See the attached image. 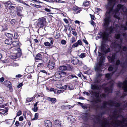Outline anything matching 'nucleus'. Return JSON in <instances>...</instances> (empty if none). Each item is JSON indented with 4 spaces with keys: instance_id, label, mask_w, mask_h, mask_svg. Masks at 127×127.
<instances>
[{
    "instance_id": "45",
    "label": "nucleus",
    "mask_w": 127,
    "mask_h": 127,
    "mask_svg": "<svg viewBox=\"0 0 127 127\" xmlns=\"http://www.w3.org/2000/svg\"><path fill=\"white\" fill-rule=\"evenodd\" d=\"M4 78L3 77H2L0 78V82H3L4 80Z\"/></svg>"
},
{
    "instance_id": "29",
    "label": "nucleus",
    "mask_w": 127,
    "mask_h": 127,
    "mask_svg": "<svg viewBox=\"0 0 127 127\" xmlns=\"http://www.w3.org/2000/svg\"><path fill=\"white\" fill-rule=\"evenodd\" d=\"M49 39L50 40L51 44H53L54 42L53 39L52 38H50Z\"/></svg>"
},
{
    "instance_id": "19",
    "label": "nucleus",
    "mask_w": 127,
    "mask_h": 127,
    "mask_svg": "<svg viewBox=\"0 0 127 127\" xmlns=\"http://www.w3.org/2000/svg\"><path fill=\"white\" fill-rule=\"evenodd\" d=\"M108 34L106 33V32H104L102 34L103 38L104 39H107Z\"/></svg>"
},
{
    "instance_id": "49",
    "label": "nucleus",
    "mask_w": 127,
    "mask_h": 127,
    "mask_svg": "<svg viewBox=\"0 0 127 127\" xmlns=\"http://www.w3.org/2000/svg\"><path fill=\"white\" fill-rule=\"evenodd\" d=\"M90 15L91 16V18L93 20H94L95 18L94 16L91 14H90Z\"/></svg>"
},
{
    "instance_id": "1",
    "label": "nucleus",
    "mask_w": 127,
    "mask_h": 127,
    "mask_svg": "<svg viewBox=\"0 0 127 127\" xmlns=\"http://www.w3.org/2000/svg\"><path fill=\"white\" fill-rule=\"evenodd\" d=\"M19 41H15L11 44L13 47H17V49L15 50L14 51V54L11 56V58L13 59H16L20 57L21 55V51L19 48Z\"/></svg>"
},
{
    "instance_id": "2",
    "label": "nucleus",
    "mask_w": 127,
    "mask_h": 127,
    "mask_svg": "<svg viewBox=\"0 0 127 127\" xmlns=\"http://www.w3.org/2000/svg\"><path fill=\"white\" fill-rule=\"evenodd\" d=\"M112 10V9L110 10L109 12H107L106 14V16L104 19V21L103 25V26L105 27H107L109 24L110 21L109 18L108 16H109V13L111 12Z\"/></svg>"
},
{
    "instance_id": "56",
    "label": "nucleus",
    "mask_w": 127,
    "mask_h": 127,
    "mask_svg": "<svg viewBox=\"0 0 127 127\" xmlns=\"http://www.w3.org/2000/svg\"><path fill=\"white\" fill-rule=\"evenodd\" d=\"M69 109L71 108V107H73V106H71L69 105H68L66 106Z\"/></svg>"
},
{
    "instance_id": "16",
    "label": "nucleus",
    "mask_w": 127,
    "mask_h": 127,
    "mask_svg": "<svg viewBox=\"0 0 127 127\" xmlns=\"http://www.w3.org/2000/svg\"><path fill=\"white\" fill-rule=\"evenodd\" d=\"M8 110V109L7 108H6L5 110L3 109H0V113L1 114H3L7 112Z\"/></svg>"
},
{
    "instance_id": "36",
    "label": "nucleus",
    "mask_w": 127,
    "mask_h": 127,
    "mask_svg": "<svg viewBox=\"0 0 127 127\" xmlns=\"http://www.w3.org/2000/svg\"><path fill=\"white\" fill-rule=\"evenodd\" d=\"M50 91L51 92L53 91L55 93L56 92V90L53 88H52L50 89Z\"/></svg>"
},
{
    "instance_id": "35",
    "label": "nucleus",
    "mask_w": 127,
    "mask_h": 127,
    "mask_svg": "<svg viewBox=\"0 0 127 127\" xmlns=\"http://www.w3.org/2000/svg\"><path fill=\"white\" fill-rule=\"evenodd\" d=\"M38 107L37 106L34 107L33 109V110L34 112H36L37 110Z\"/></svg>"
},
{
    "instance_id": "46",
    "label": "nucleus",
    "mask_w": 127,
    "mask_h": 127,
    "mask_svg": "<svg viewBox=\"0 0 127 127\" xmlns=\"http://www.w3.org/2000/svg\"><path fill=\"white\" fill-rule=\"evenodd\" d=\"M64 21L66 24H67L68 23V22L67 19H64Z\"/></svg>"
},
{
    "instance_id": "7",
    "label": "nucleus",
    "mask_w": 127,
    "mask_h": 127,
    "mask_svg": "<svg viewBox=\"0 0 127 127\" xmlns=\"http://www.w3.org/2000/svg\"><path fill=\"white\" fill-rule=\"evenodd\" d=\"M45 124L46 127H51L52 126L51 122L49 120H46L45 121Z\"/></svg>"
},
{
    "instance_id": "60",
    "label": "nucleus",
    "mask_w": 127,
    "mask_h": 127,
    "mask_svg": "<svg viewBox=\"0 0 127 127\" xmlns=\"http://www.w3.org/2000/svg\"><path fill=\"white\" fill-rule=\"evenodd\" d=\"M71 76L72 78H73L74 77H75L77 79L78 78L77 77L75 76V75H71Z\"/></svg>"
},
{
    "instance_id": "13",
    "label": "nucleus",
    "mask_w": 127,
    "mask_h": 127,
    "mask_svg": "<svg viewBox=\"0 0 127 127\" xmlns=\"http://www.w3.org/2000/svg\"><path fill=\"white\" fill-rule=\"evenodd\" d=\"M5 36L8 38L12 39L13 35L10 33H5Z\"/></svg>"
},
{
    "instance_id": "53",
    "label": "nucleus",
    "mask_w": 127,
    "mask_h": 127,
    "mask_svg": "<svg viewBox=\"0 0 127 127\" xmlns=\"http://www.w3.org/2000/svg\"><path fill=\"white\" fill-rule=\"evenodd\" d=\"M120 37V35L119 34H118L116 36V39H118Z\"/></svg>"
},
{
    "instance_id": "23",
    "label": "nucleus",
    "mask_w": 127,
    "mask_h": 127,
    "mask_svg": "<svg viewBox=\"0 0 127 127\" xmlns=\"http://www.w3.org/2000/svg\"><path fill=\"white\" fill-rule=\"evenodd\" d=\"M4 5H8L10 4H12V3L10 1H9L7 2H4Z\"/></svg>"
},
{
    "instance_id": "59",
    "label": "nucleus",
    "mask_w": 127,
    "mask_h": 127,
    "mask_svg": "<svg viewBox=\"0 0 127 127\" xmlns=\"http://www.w3.org/2000/svg\"><path fill=\"white\" fill-rule=\"evenodd\" d=\"M43 65V64L42 63H39L37 65L38 67H39L40 66Z\"/></svg>"
},
{
    "instance_id": "30",
    "label": "nucleus",
    "mask_w": 127,
    "mask_h": 127,
    "mask_svg": "<svg viewBox=\"0 0 127 127\" xmlns=\"http://www.w3.org/2000/svg\"><path fill=\"white\" fill-rule=\"evenodd\" d=\"M64 90H59L57 91V93L59 94L63 92Z\"/></svg>"
},
{
    "instance_id": "9",
    "label": "nucleus",
    "mask_w": 127,
    "mask_h": 127,
    "mask_svg": "<svg viewBox=\"0 0 127 127\" xmlns=\"http://www.w3.org/2000/svg\"><path fill=\"white\" fill-rule=\"evenodd\" d=\"M61 124L60 122L58 120H56L54 122L55 127H61Z\"/></svg>"
},
{
    "instance_id": "5",
    "label": "nucleus",
    "mask_w": 127,
    "mask_h": 127,
    "mask_svg": "<svg viewBox=\"0 0 127 127\" xmlns=\"http://www.w3.org/2000/svg\"><path fill=\"white\" fill-rule=\"evenodd\" d=\"M123 7V10L124 12H125L126 11L127 9L126 7H123V6L121 5H118L117 6V8L115 10L114 13L115 14H116V12H118L119 9L122 7Z\"/></svg>"
},
{
    "instance_id": "47",
    "label": "nucleus",
    "mask_w": 127,
    "mask_h": 127,
    "mask_svg": "<svg viewBox=\"0 0 127 127\" xmlns=\"http://www.w3.org/2000/svg\"><path fill=\"white\" fill-rule=\"evenodd\" d=\"M15 124L16 126H18L19 125V123L18 121H16Z\"/></svg>"
},
{
    "instance_id": "20",
    "label": "nucleus",
    "mask_w": 127,
    "mask_h": 127,
    "mask_svg": "<svg viewBox=\"0 0 127 127\" xmlns=\"http://www.w3.org/2000/svg\"><path fill=\"white\" fill-rule=\"evenodd\" d=\"M83 4L85 7H87L90 4L89 2L88 1L84 2L83 3Z\"/></svg>"
},
{
    "instance_id": "22",
    "label": "nucleus",
    "mask_w": 127,
    "mask_h": 127,
    "mask_svg": "<svg viewBox=\"0 0 127 127\" xmlns=\"http://www.w3.org/2000/svg\"><path fill=\"white\" fill-rule=\"evenodd\" d=\"M78 62V60H74L72 61V63L74 65H76L77 64Z\"/></svg>"
},
{
    "instance_id": "34",
    "label": "nucleus",
    "mask_w": 127,
    "mask_h": 127,
    "mask_svg": "<svg viewBox=\"0 0 127 127\" xmlns=\"http://www.w3.org/2000/svg\"><path fill=\"white\" fill-rule=\"evenodd\" d=\"M21 114L22 112L21 111L19 110L17 113V116H19L21 115Z\"/></svg>"
},
{
    "instance_id": "41",
    "label": "nucleus",
    "mask_w": 127,
    "mask_h": 127,
    "mask_svg": "<svg viewBox=\"0 0 127 127\" xmlns=\"http://www.w3.org/2000/svg\"><path fill=\"white\" fill-rule=\"evenodd\" d=\"M113 69V67H112L111 66H109V68L108 70L109 71H110L112 70Z\"/></svg>"
},
{
    "instance_id": "27",
    "label": "nucleus",
    "mask_w": 127,
    "mask_h": 127,
    "mask_svg": "<svg viewBox=\"0 0 127 127\" xmlns=\"http://www.w3.org/2000/svg\"><path fill=\"white\" fill-rule=\"evenodd\" d=\"M85 56V54L84 53H83L79 56V57L80 58H83Z\"/></svg>"
},
{
    "instance_id": "43",
    "label": "nucleus",
    "mask_w": 127,
    "mask_h": 127,
    "mask_svg": "<svg viewBox=\"0 0 127 127\" xmlns=\"http://www.w3.org/2000/svg\"><path fill=\"white\" fill-rule=\"evenodd\" d=\"M44 10L46 12H50L51 11L50 10L47 8H45Z\"/></svg>"
},
{
    "instance_id": "63",
    "label": "nucleus",
    "mask_w": 127,
    "mask_h": 127,
    "mask_svg": "<svg viewBox=\"0 0 127 127\" xmlns=\"http://www.w3.org/2000/svg\"><path fill=\"white\" fill-rule=\"evenodd\" d=\"M34 41L35 43H37L38 42V41L36 39H34Z\"/></svg>"
},
{
    "instance_id": "55",
    "label": "nucleus",
    "mask_w": 127,
    "mask_h": 127,
    "mask_svg": "<svg viewBox=\"0 0 127 127\" xmlns=\"http://www.w3.org/2000/svg\"><path fill=\"white\" fill-rule=\"evenodd\" d=\"M67 86L66 85H65L63 86L62 87V88L63 89L65 90L67 88Z\"/></svg>"
},
{
    "instance_id": "25",
    "label": "nucleus",
    "mask_w": 127,
    "mask_h": 127,
    "mask_svg": "<svg viewBox=\"0 0 127 127\" xmlns=\"http://www.w3.org/2000/svg\"><path fill=\"white\" fill-rule=\"evenodd\" d=\"M61 75V77L64 76L66 75V73L64 72H61V73L60 74Z\"/></svg>"
},
{
    "instance_id": "15",
    "label": "nucleus",
    "mask_w": 127,
    "mask_h": 127,
    "mask_svg": "<svg viewBox=\"0 0 127 127\" xmlns=\"http://www.w3.org/2000/svg\"><path fill=\"white\" fill-rule=\"evenodd\" d=\"M123 122H124L126 123V122L125 121H124L123 122H121V121H115V125H120Z\"/></svg>"
},
{
    "instance_id": "50",
    "label": "nucleus",
    "mask_w": 127,
    "mask_h": 127,
    "mask_svg": "<svg viewBox=\"0 0 127 127\" xmlns=\"http://www.w3.org/2000/svg\"><path fill=\"white\" fill-rule=\"evenodd\" d=\"M15 0L19 2H20V3H23V1L22 0Z\"/></svg>"
},
{
    "instance_id": "37",
    "label": "nucleus",
    "mask_w": 127,
    "mask_h": 127,
    "mask_svg": "<svg viewBox=\"0 0 127 127\" xmlns=\"http://www.w3.org/2000/svg\"><path fill=\"white\" fill-rule=\"evenodd\" d=\"M74 31H72V34L74 35L75 36H76L77 35L76 32L75 31V30L74 29Z\"/></svg>"
},
{
    "instance_id": "31",
    "label": "nucleus",
    "mask_w": 127,
    "mask_h": 127,
    "mask_svg": "<svg viewBox=\"0 0 127 127\" xmlns=\"http://www.w3.org/2000/svg\"><path fill=\"white\" fill-rule=\"evenodd\" d=\"M14 8H15L14 6H12V5L10 6L9 7V8L11 10H12L14 9Z\"/></svg>"
},
{
    "instance_id": "48",
    "label": "nucleus",
    "mask_w": 127,
    "mask_h": 127,
    "mask_svg": "<svg viewBox=\"0 0 127 127\" xmlns=\"http://www.w3.org/2000/svg\"><path fill=\"white\" fill-rule=\"evenodd\" d=\"M110 76V74H106V77L107 78H109Z\"/></svg>"
},
{
    "instance_id": "44",
    "label": "nucleus",
    "mask_w": 127,
    "mask_h": 127,
    "mask_svg": "<svg viewBox=\"0 0 127 127\" xmlns=\"http://www.w3.org/2000/svg\"><path fill=\"white\" fill-rule=\"evenodd\" d=\"M3 101V98L2 97H0V103H1Z\"/></svg>"
},
{
    "instance_id": "62",
    "label": "nucleus",
    "mask_w": 127,
    "mask_h": 127,
    "mask_svg": "<svg viewBox=\"0 0 127 127\" xmlns=\"http://www.w3.org/2000/svg\"><path fill=\"white\" fill-rule=\"evenodd\" d=\"M127 48L126 47H124L123 48V50L124 51H125L126 50Z\"/></svg>"
},
{
    "instance_id": "24",
    "label": "nucleus",
    "mask_w": 127,
    "mask_h": 127,
    "mask_svg": "<svg viewBox=\"0 0 127 127\" xmlns=\"http://www.w3.org/2000/svg\"><path fill=\"white\" fill-rule=\"evenodd\" d=\"M33 98L32 97L31 98H27L26 100V102H27V101L28 102H30L33 99Z\"/></svg>"
},
{
    "instance_id": "18",
    "label": "nucleus",
    "mask_w": 127,
    "mask_h": 127,
    "mask_svg": "<svg viewBox=\"0 0 127 127\" xmlns=\"http://www.w3.org/2000/svg\"><path fill=\"white\" fill-rule=\"evenodd\" d=\"M59 69L63 71L66 70L67 69L66 66H60L59 67Z\"/></svg>"
},
{
    "instance_id": "54",
    "label": "nucleus",
    "mask_w": 127,
    "mask_h": 127,
    "mask_svg": "<svg viewBox=\"0 0 127 127\" xmlns=\"http://www.w3.org/2000/svg\"><path fill=\"white\" fill-rule=\"evenodd\" d=\"M120 63V61H119V60H117V61L116 62V64L117 65H118Z\"/></svg>"
},
{
    "instance_id": "38",
    "label": "nucleus",
    "mask_w": 127,
    "mask_h": 127,
    "mask_svg": "<svg viewBox=\"0 0 127 127\" xmlns=\"http://www.w3.org/2000/svg\"><path fill=\"white\" fill-rule=\"evenodd\" d=\"M71 42L72 43H73L76 40H75V38L74 37H73L71 39Z\"/></svg>"
},
{
    "instance_id": "14",
    "label": "nucleus",
    "mask_w": 127,
    "mask_h": 127,
    "mask_svg": "<svg viewBox=\"0 0 127 127\" xmlns=\"http://www.w3.org/2000/svg\"><path fill=\"white\" fill-rule=\"evenodd\" d=\"M41 55L38 53L37 54L35 57V59L36 60H40L41 59Z\"/></svg>"
},
{
    "instance_id": "40",
    "label": "nucleus",
    "mask_w": 127,
    "mask_h": 127,
    "mask_svg": "<svg viewBox=\"0 0 127 127\" xmlns=\"http://www.w3.org/2000/svg\"><path fill=\"white\" fill-rule=\"evenodd\" d=\"M83 41L87 45L88 44V42L87 41V40H86L85 39H83Z\"/></svg>"
},
{
    "instance_id": "64",
    "label": "nucleus",
    "mask_w": 127,
    "mask_h": 127,
    "mask_svg": "<svg viewBox=\"0 0 127 127\" xmlns=\"http://www.w3.org/2000/svg\"><path fill=\"white\" fill-rule=\"evenodd\" d=\"M66 107V106L63 105L61 107L62 108L64 109V108H65Z\"/></svg>"
},
{
    "instance_id": "61",
    "label": "nucleus",
    "mask_w": 127,
    "mask_h": 127,
    "mask_svg": "<svg viewBox=\"0 0 127 127\" xmlns=\"http://www.w3.org/2000/svg\"><path fill=\"white\" fill-rule=\"evenodd\" d=\"M21 76V75H16V77H20Z\"/></svg>"
},
{
    "instance_id": "4",
    "label": "nucleus",
    "mask_w": 127,
    "mask_h": 127,
    "mask_svg": "<svg viewBox=\"0 0 127 127\" xmlns=\"http://www.w3.org/2000/svg\"><path fill=\"white\" fill-rule=\"evenodd\" d=\"M118 85L120 87H123L125 92L127 91V81H125L123 84L121 83H118Z\"/></svg>"
},
{
    "instance_id": "33",
    "label": "nucleus",
    "mask_w": 127,
    "mask_h": 127,
    "mask_svg": "<svg viewBox=\"0 0 127 127\" xmlns=\"http://www.w3.org/2000/svg\"><path fill=\"white\" fill-rule=\"evenodd\" d=\"M61 43L62 44H65L66 43V42L65 40H62L61 41Z\"/></svg>"
},
{
    "instance_id": "11",
    "label": "nucleus",
    "mask_w": 127,
    "mask_h": 127,
    "mask_svg": "<svg viewBox=\"0 0 127 127\" xmlns=\"http://www.w3.org/2000/svg\"><path fill=\"white\" fill-rule=\"evenodd\" d=\"M48 100L51 101L53 103H55L56 102V99L54 98H52L50 97H48Z\"/></svg>"
},
{
    "instance_id": "28",
    "label": "nucleus",
    "mask_w": 127,
    "mask_h": 127,
    "mask_svg": "<svg viewBox=\"0 0 127 127\" xmlns=\"http://www.w3.org/2000/svg\"><path fill=\"white\" fill-rule=\"evenodd\" d=\"M44 45L46 46H49L50 45V43L48 42H46L44 43Z\"/></svg>"
},
{
    "instance_id": "8",
    "label": "nucleus",
    "mask_w": 127,
    "mask_h": 127,
    "mask_svg": "<svg viewBox=\"0 0 127 127\" xmlns=\"http://www.w3.org/2000/svg\"><path fill=\"white\" fill-rule=\"evenodd\" d=\"M55 66V63L53 62H49L48 65V67L49 69H51L53 68Z\"/></svg>"
},
{
    "instance_id": "10",
    "label": "nucleus",
    "mask_w": 127,
    "mask_h": 127,
    "mask_svg": "<svg viewBox=\"0 0 127 127\" xmlns=\"http://www.w3.org/2000/svg\"><path fill=\"white\" fill-rule=\"evenodd\" d=\"M12 39L8 38L6 39L5 41V43L7 45H10L12 44Z\"/></svg>"
},
{
    "instance_id": "57",
    "label": "nucleus",
    "mask_w": 127,
    "mask_h": 127,
    "mask_svg": "<svg viewBox=\"0 0 127 127\" xmlns=\"http://www.w3.org/2000/svg\"><path fill=\"white\" fill-rule=\"evenodd\" d=\"M107 126V125L105 124V123L103 124L102 125V127H105Z\"/></svg>"
},
{
    "instance_id": "3",
    "label": "nucleus",
    "mask_w": 127,
    "mask_h": 127,
    "mask_svg": "<svg viewBox=\"0 0 127 127\" xmlns=\"http://www.w3.org/2000/svg\"><path fill=\"white\" fill-rule=\"evenodd\" d=\"M38 22L37 24V25L40 28L43 27L44 24L46 22L45 19L43 17L39 18L38 19Z\"/></svg>"
},
{
    "instance_id": "6",
    "label": "nucleus",
    "mask_w": 127,
    "mask_h": 127,
    "mask_svg": "<svg viewBox=\"0 0 127 127\" xmlns=\"http://www.w3.org/2000/svg\"><path fill=\"white\" fill-rule=\"evenodd\" d=\"M82 43L81 41L80 40H78L77 42L74 43L72 46L73 48H75L78 47L79 45H82Z\"/></svg>"
},
{
    "instance_id": "12",
    "label": "nucleus",
    "mask_w": 127,
    "mask_h": 127,
    "mask_svg": "<svg viewBox=\"0 0 127 127\" xmlns=\"http://www.w3.org/2000/svg\"><path fill=\"white\" fill-rule=\"evenodd\" d=\"M115 57V56H114L113 55H112V58H111L109 56H108V58L109 62H113L114 61Z\"/></svg>"
},
{
    "instance_id": "51",
    "label": "nucleus",
    "mask_w": 127,
    "mask_h": 127,
    "mask_svg": "<svg viewBox=\"0 0 127 127\" xmlns=\"http://www.w3.org/2000/svg\"><path fill=\"white\" fill-rule=\"evenodd\" d=\"M75 24H78L79 25V24L80 22L78 20H76L75 21Z\"/></svg>"
},
{
    "instance_id": "17",
    "label": "nucleus",
    "mask_w": 127,
    "mask_h": 127,
    "mask_svg": "<svg viewBox=\"0 0 127 127\" xmlns=\"http://www.w3.org/2000/svg\"><path fill=\"white\" fill-rule=\"evenodd\" d=\"M4 83L5 85L7 87H10L11 86V83L9 81H4Z\"/></svg>"
},
{
    "instance_id": "42",
    "label": "nucleus",
    "mask_w": 127,
    "mask_h": 127,
    "mask_svg": "<svg viewBox=\"0 0 127 127\" xmlns=\"http://www.w3.org/2000/svg\"><path fill=\"white\" fill-rule=\"evenodd\" d=\"M23 120V116L20 117L19 118V120L20 121H22Z\"/></svg>"
},
{
    "instance_id": "52",
    "label": "nucleus",
    "mask_w": 127,
    "mask_h": 127,
    "mask_svg": "<svg viewBox=\"0 0 127 127\" xmlns=\"http://www.w3.org/2000/svg\"><path fill=\"white\" fill-rule=\"evenodd\" d=\"M108 0L109 1L110 3H113V4H114L113 2H114V0Z\"/></svg>"
},
{
    "instance_id": "39",
    "label": "nucleus",
    "mask_w": 127,
    "mask_h": 127,
    "mask_svg": "<svg viewBox=\"0 0 127 127\" xmlns=\"http://www.w3.org/2000/svg\"><path fill=\"white\" fill-rule=\"evenodd\" d=\"M22 85H23V84H22V83H20L18 85V86H17V87L18 88H19L21 87V86H22Z\"/></svg>"
},
{
    "instance_id": "58",
    "label": "nucleus",
    "mask_w": 127,
    "mask_h": 127,
    "mask_svg": "<svg viewBox=\"0 0 127 127\" xmlns=\"http://www.w3.org/2000/svg\"><path fill=\"white\" fill-rule=\"evenodd\" d=\"M10 88V90L11 92H12L13 91V89L12 88V87L10 86V87H9Z\"/></svg>"
},
{
    "instance_id": "32",
    "label": "nucleus",
    "mask_w": 127,
    "mask_h": 127,
    "mask_svg": "<svg viewBox=\"0 0 127 127\" xmlns=\"http://www.w3.org/2000/svg\"><path fill=\"white\" fill-rule=\"evenodd\" d=\"M33 5H34V6L35 7L37 8H41V6L40 5H37L36 4H34V5L33 4Z\"/></svg>"
},
{
    "instance_id": "21",
    "label": "nucleus",
    "mask_w": 127,
    "mask_h": 127,
    "mask_svg": "<svg viewBox=\"0 0 127 127\" xmlns=\"http://www.w3.org/2000/svg\"><path fill=\"white\" fill-rule=\"evenodd\" d=\"M38 113H36L34 115V118L32 119V120H36L38 118Z\"/></svg>"
},
{
    "instance_id": "26",
    "label": "nucleus",
    "mask_w": 127,
    "mask_h": 127,
    "mask_svg": "<svg viewBox=\"0 0 127 127\" xmlns=\"http://www.w3.org/2000/svg\"><path fill=\"white\" fill-rule=\"evenodd\" d=\"M61 73V72L57 74L56 75V77L57 78H60L62 77L61 75L60 74Z\"/></svg>"
}]
</instances>
